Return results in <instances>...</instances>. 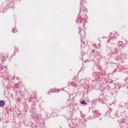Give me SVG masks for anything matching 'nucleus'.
Returning a JSON list of instances; mask_svg holds the SVG:
<instances>
[{"instance_id": "f3484780", "label": "nucleus", "mask_w": 128, "mask_h": 128, "mask_svg": "<svg viewBox=\"0 0 128 128\" xmlns=\"http://www.w3.org/2000/svg\"><path fill=\"white\" fill-rule=\"evenodd\" d=\"M120 46H122V44H120Z\"/></svg>"}, {"instance_id": "6e6552de", "label": "nucleus", "mask_w": 128, "mask_h": 128, "mask_svg": "<svg viewBox=\"0 0 128 128\" xmlns=\"http://www.w3.org/2000/svg\"><path fill=\"white\" fill-rule=\"evenodd\" d=\"M70 101L68 100L66 102V106H70Z\"/></svg>"}, {"instance_id": "ddd939ff", "label": "nucleus", "mask_w": 128, "mask_h": 128, "mask_svg": "<svg viewBox=\"0 0 128 128\" xmlns=\"http://www.w3.org/2000/svg\"><path fill=\"white\" fill-rule=\"evenodd\" d=\"M15 30H12V32L14 33V32H14Z\"/></svg>"}, {"instance_id": "2eb2a0df", "label": "nucleus", "mask_w": 128, "mask_h": 128, "mask_svg": "<svg viewBox=\"0 0 128 128\" xmlns=\"http://www.w3.org/2000/svg\"><path fill=\"white\" fill-rule=\"evenodd\" d=\"M84 26H86V22H84Z\"/></svg>"}, {"instance_id": "f03ea898", "label": "nucleus", "mask_w": 128, "mask_h": 128, "mask_svg": "<svg viewBox=\"0 0 128 128\" xmlns=\"http://www.w3.org/2000/svg\"><path fill=\"white\" fill-rule=\"evenodd\" d=\"M78 34H80L81 38H84L86 36V31H84V30H81L80 28H78Z\"/></svg>"}, {"instance_id": "0eeeda50", "label": "nucleus", "mask_w": 128, "mask_h": 128, "mask_svg": "<svg viewBox=\"0 0 128 128\" xmlns=\"http://www.w3.org/2000/svg\"><path fill=\"white\" fill-rule=\"evenodd\" d=\"M50 92H59L60 90L56 88H53L50 90Z\"/></svg>"}, {"instance_id": "423d86ee", "label": "nucleus", "mask_w": 128, "mask_h": 128, "mask_svg": "<svg viewBox=\"0 0 128 128\" xmlns=\"http://www.w3.org/2000/svg\"><path fill=\"white\" fill-rule=\"evenodd\" d=\"M6 103L4 100H0V106H4Z\"/></svg>"}, {"instance_id": "4468645a", "label": "nucleus", "mask_w": 128, "mask_h": 128, "mask_svg": "<svg viewBox=\"0 0 128 128\" xmlns=\"http://www.w3.org/2000/svg\"><path fill=\"white\" fill-rule=\"evenodd\" d=\"M90 118H94V116H93V117H92Z\"/></svg>"}, {"instance_id": "9b49d317", "label": "nucleus", "mask_w": 128, "mask_h": 128, "mask_svg": "<svg viewBox=\"0 0 128 128\" xmlns=\"http://www.w3.org/2000/svg\"><path fill=\"white\" fill-rule=\"evenodd\" d=\"M93 46H94V48H96V44H93Z\"/></svg>"}, {"instance_id": "7ed1b4c3", "label": "nucleus", "mask_w": 128, "mask_h": 128, "mask_svg": "<svg viewBox=\"0 0 128 128\" xmlns=\"http://www.w3.org/2000/svg\"><path fill=\"white\" fill-rule=\"evenodd\" d=\"M98 110H95L94 111H93V114H95V116H96V114H98V116H97V120H102V116H100V114L98 113Z\"/></svg>"}, {"instance_id": "f8f14e48", "label": "nucleus", "mask_w": 128, "mask_h": 128, "mask_svg": "<svg viewBox=\"0 0 128 128\" xmlns=\"http://www.w3.org/2000/svg\"><path fill=\"white\" fill-rule=\"evenodd\" d=\"M92 52L93 54H94V52H96V50H93L92 51Z\"/></svg>"}, {"instance_id": "20e7f679", "label": "nucleus", "mask_w": 128, "mask_h": 128, "mask_svg": "<svg viewBox=\"0 0 128 128\" xmlns=\"http://www.w3.org/2000/svg\"><path fill=\"white\" fill-rule=\"evenodd\" d=\"M84 2H86L85 0H80V12H82V8H84Z\"/></svg>"}, {"instance_id": "f257e3e1", "label": "nucleus", "mask_w": 128, "mask_h": 128, "mask_svg": "<svg viewBox=\"0 0 128 128\" xmlns=\"http://www.w3.org/2000/svg\"><path fill=\"white\" fill-rule=\"evenodd\" d=\"M86 12H88V10H86V7H83L82 9L80 14L81 13V16L80 14H79L78 15V18L76 20V22L77 24H82V20H86L88 18V16H86Z\"/></svg>"}, {"instance_id": "9d476101", "label": "nucleus", "mask_w": 128, "mask_h": 128, "mask_svg": "<svg viewBox=\"0 0 128 128\" xmlns=\"http://www.w3.org/2000/svg\"><path fill=\"white\" fill-rule=\"evenodd\" d=\"M117 70H118L117 68L114 69V72H112V74H114V72H116Z\"/></svg>"}, {"instance_id": "dca6fc26", "label": "nucleus", "mask_w": 128, "mask_h": 128, "mask_svg": "<svg viewBox=\"0 0 128 128\" xmlns=\"http://www.w3.org/2000/svg\"><path fill=\"white\" fill-rule=\"evenodd\" d=\"M50 92H48V94H50Z\"/></svg>"}, {"instance_id": "39448f33", "label": "nucleus", "mask_w": 128, "mask_h": 128, "mask_svg": "<svg viewBox=\"0 0 128 128\" xmlns=\"http://www.w3.org/2000/svg\"><path fill=\"white\" fill-rule=\"evenodd\" d=\"M118 52H120V51L116 48H115L112 52V54H116V55L118 54Z\"/></svg>"}, {"instance_id": "1a4fd4ad", "label": "nucleus", "mask_w": 128, "mask_h": 128, "mask_svg": "<svg viewBox=\"0 0 128 128\" xmlns=\"http://www.w3.org/2000/svg\"><path fill=\"white\" fill-rule=\"evenodd\" d=\"M80 104H86V102L83 100L80 102Z\"/></svg>"}]
</instances>
